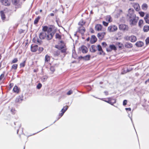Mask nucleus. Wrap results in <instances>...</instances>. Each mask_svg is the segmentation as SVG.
<instances>
[{
    "label": "nucleus",
    "instance_id": "obj_54",
    "mask_svg": "<svg viewBox=\"0 0 149 149\" xmlns=\"http://www.w3.org/2000/svg\"><path fill=\"white\" fill-rule=\"evenodd\" d=\"M4 75L3 74H1L0 76V81L4 77Z\"/></svg>",
    "mask_w": 149,
    "mask_h": 149
},
{
    "label": "nucleus",
    "instance_id": "obj_38",
    "mask_svg": "<svg viewBox=\"0 0 149 149\" xmlns=\"http://www.w3.org/2000/svg\"><path fill=\"white\" fill-rule=\"evenodd\" d=\"M54 31L52 30V28L51 27H48L47 32L48 33H50Z\"/></svg>",
    "mask_w": 149,
    "mask_h": 149
},
{
    "label": "nucleus",
    "instance_id": "obj_36",
    "mask_svg": "<svg viewBox=\"0 0 149 149\" xmlns=\"http://www.w3.org/2000/svg\"><path fill=\"white\" fill-rule=\"evenodd\" d=\"M36 42V43L39 44H40L42 43V42L41 40V39L39 40L38 38H37L36 40L35 41V42Z\"/></svg>",
    "mask_w": 149,
    "mask_h": 149
},
{
    "label": "nucleus",
    "instance_id": "obj_11",
    "mask_svg": "<svg viewBox=\"0 0 149 149\" xmlns=\"http://www.w3.org/2000/svg\"><path fill=\"white\" fill-rule=\"evenodd\" d=\"M19 0H12V3L14 5L17 6L18 7H20L21 5L19 3Z\"/></svg>",
    "mask_w": 149,
    "mask_h": 149
},
{
    "label": "nucleus",
    "instance_id": "obj_32",
    "mask_svg": "<svg viewBox=\"0 0 149 149\" xmlns=\"http://www.w3.org/2000/svg\"><path fill=\"white\" fill-rule=\"evenodd\" d=\"M40 17L39 16H38V17L36 18L35 19L34 22V24H36L38 23V22L39 21L40 19Z\"/></svg>",
    "mask_w": 149,
    "mask_h": 149
},
{
    "label": "nucleus",
    "instance_id": "obj_43",
    "mask_svg": "<svg viewBox=\"0 0 149 149\" xmlns=\"http://www.w3.org/2000/svg\"><path fill=\"white\" fill-rule=\"evenodd\" d=\"M111 18L110 16H107L106 17V19L107 21H108L109 22H110L111 21Z\"/></svg>",
    "mask_w": 149,
    "mask_h": 149
},
{
    "label": "nucleus",
    "instance_id": "obj_1",
    "mask_svg": "<svg viewBox=\"0 0 149 149\" xmlns=\"http://www.w3.org/2000/svg\"><path fill=\"white\" fill-rule=\"evenodd\" d=\"M126 18L129 21L131 25H135L137 22L136 15L132 12L131 13H128L126 16Z\"/></svg>",
    "mask_w": 149,
    "mask_h": 149
},
{
    "label": "nucleus",
    "instance_id": "obj_48",
    "mask_svg": "<svg viewBox=\"0 0 149 149\" xmlns=\"http://www.w3.org/2000/svg\"><path fill=\"white\" fill-rule=\"evenodd\" d=\"M141 17H143L144 15V13L143 12H140L139 13Z\"/></svg>",
    "mask_w": 149,
    "mask_h": 149
},
{
    "label": "nucleus",
    "instance_id": "obj_25",
    "mask_svg": "<svg viewBox=\"0 0 149 149\" xmlns=\"http://www.w3.org/2000/svg\"><path fill=\"white\" fill-rule=\"evenodd\" d=\"M91 57V56L90 55H88L84 56L83 59L85 61H88L90 60Z\"/></svg>",
    "mask_w": 149,
    "mask_h": 149
},
{
    "label": "nucleus",
    "instance_id": "obj_29",
    "mask_svg": "<svg viewBox=\"0 0 149 149\" xmlns=\"http://www.w3.org/2000/svg\"><path fill=\"white\" fill-rule=\"evenodd\" d=\"M22 99L19 96L17 97L15 100V102H16L20 103L22 101Z\"/></svg>",
    "mask_w": 149,
    "mask_h": 149
},
{
    "label": "nucleus",
    "instance_id": "obj_44",
    "mask_svg": "<svg viewBox=\"0 0 149 149\" xmlns=\"http://www.w3.org/2000/svg\"><path fill=\"white\" fill-rule=\"evenodd\" d=\"M116 44L117 45H118V46L119 48H121L123 46V45L122 44L119 42H117L116 43Z\"/></svg>",
    "mask_w": 149,
    "mask_h": 149
},
{
    "label": "nucleus",
    "instance_id": "obj_17",
    "mask_svg": "<svg viewBox=\"0 0 149 149\" xmlns=\"http://www.w3.org/2000/svg\"><path fill=\"white\" fill-rule=\"evenodd\" d=\"M105 34V32L100 33H98L97 36L99 39H102L104 38Z\"/></svg>",
    "mask_w": 149,
    "mask_h": 149
},
{
    "label": "nucleus",
    "instance_id": "obj_4",
    "mask_svg": "<svg viewBox=\"0 0 149 149\" xmlns=\"http://www.w3.org/2000/svg\"><path fill=\"white\" fill-rule=\"evenodd\" d=\"M56 32V31L54 30L52 31L51 33H48L47 35H46V38L47 40H51L53 37L54 35Z\"/></svg>",
    "mask_w": 149,
    "mask_h": 149
},
{
    "label": "nucleus",
    "instance_id": "obj_2",
    "mask_svg": "<svg viewBox=\"0 0 149 149\" xmlns=\"http://www.w3.org/2000/svg\"><path fill=\"white\" fill-rule=\"evenodd\" d=\"M58 44V46L56 45L55 46V47L58 49H61L63 48L66 47L64 42L62 40L59 41Z\"/></svg>",
    "mask_w": 149,
    "mask_h": 149
},
{
    "label": "nucleus",
    "instance_id": "obj_53",
    "mask_svg": "<svg viewBox=\"0 0 149 149\" xmlns=\"http://www.w3.org/2000/svg\"><path fill=\"white\" fill-rule=\"evenodd\" d=\"M43 50V48L42 47H40L38 49V51L40 52H42Z\"/></svg>",
    "mask_w": 149,
    "mask_h": 149
},
{
    "label": "nucleus",
    "instance_id": "obj_57",
    "mask_svg": "<svg viewBox=\"0 0 149 149\" xmlns=\"http://www.w3.org/2000/svg\"><path fill=\"white\" fill-rule=\"evenodd\" d=\"M127 72L126 70H125V69H123L122 72H121L122 74H124Z\"/></svg>",
    "mask_w": 149,
    "mask_h": 149
},
{
    "label": "nucleus",
    "instance_id": "obj_46",
    "mask_svg": "<svg viewBox=\"0 0 149 149\" xmlns=\"http://www.w3.org/2000/svg\"><path fill=\"white\" fill-rule=\"evenodd\" d=\"M85 23L83 21L81 20L79 22L78 24L79 25H81L82 26L83 25H84L85 24Z\"/></svg>",
    "mask_w": 149,
    "mask_h": 149
},
{
    "label": "nucleus",
    "instance_id": "obj_9",
    "mask_svg": "<svg viewBox=\"0 0 149 149\" xmlns=\"http://www.w3.org/2000/svg\"><path fill=\"white\" fill-rule=\"evenodd\" d=\"M46 32H42L39 34V38L41 40L44 39L46 38Z\"/></svg>",
    "mask_w": 149,
    "mask_h": 149
},
{
    "label": "nucleus",
    "instance_id": "obj_10",
    "mask_svg": "<svg viewBox=\"0 0 149 149\" xmlns=\"http://www.w3.org/2000/svg\"><path fill=\"white\" fill-rule=\"evenodd\" d=\"M119 28L120 30H127L128 29V26L127 25L123 24H120Z\"/></svg>",
    "mask_w": 149,
    "mask_h": 149
},
{
    "label": "nucleus",
    "instance_id": "obj_6",
    "mask_svg": "<svg viewBox=\"0 0 149 149\" xmlns=\"http://www.w3.org/2000/svg\"><path fill=\"white\" fill-rule=\"evenodd\" d=\"M108 100H105V101L110 104L112 105L116 102V100L112 97H109L108 98Z\"/></svg>",
    "mask_w": 149,
    "mask_h": 149
},
{
    "label": "nucleus",
    "instance_id": "obj_8",
    "mask_svg": "<svg viewBox=\"0 0 149 149\" xmlns=\"http://www.w3.org/2000/svg\"><path fill=\"white\" fill-rule=\"evenodd\" d=\"M0 1L5 6H9L10 5V1L9 0H0Z\"/></svg>",
    "mask_w": 149,
    "mask_h": 149
},
{
    "label": "nucleus",
    "instance_id": "obj_40",
    "mask_svg": "<svg viewBox=\"0 0 149 149\" xmlns=\"http://www.w3.org/2000/svg\"><path fill=\"white\" fill-rule=\"evenodd\" d=\"M59 50H61V52L63 53H65L66 52V49L65 47L61 49H58Z\"/></svg>",
    "mask_w": 149,
    "mask_h": 149
},
{
    "label": "nucleus",
    "instance_id": "obj_59",
    "mask_svg": "<svg viewBox=\"0 0 149 149\" xmlns=\"http://www.w3.org/2000/svg\"><path fill=\"white\" fill-rule=\"evenodd\" d=\"M24 30L21 29L19 30V32L20 33H24Z\"/></svg>",
    "mask_w": 149,
    "mask_h": 149
},
{
    "label": "nucleus",
    "instance_id": "obj_20",
    "mask_svg": "<svg viewBox=\"0 0 149 149\" xmlns=\"http://www.w3.org/2000/svg\"><path fill=\"white\" fill-rule=\"evenodd\" d=\"M125 46L127 48H131L133 45L132 43L129 42H126L125 44Z\"/></svg>",
    "mask_w": 149,
    "mask_h": 149
},
{
    "label": "nucleus",
    "instance_id": "obj_62",
    "mask_svg": "<svg viewBox=\"0 0 149 149\" xmlns=\"http://www.w3.org/2000/svg\"><path fill=\"white\" fill-rule=\"evenodd\" d=\"M104 93L106 95H107L108 94V91H104Z\"/></svg>",
    "mask_w": 149,
    "mask_h": 149
},
{
    "label": "nucleus",
    "instance_id": "obj_28",
    "mask_svg": "<svg viewBox=\"0 0 149 149\" xmlns=\"http://www.w3.org/2000/svg\"><path fill=\"white\" fill-rule=\"evenodd\" d=\"M149 30V26L145 25L144 26L143 31L145 32H147Z\"/></svg>",
    "mask_w": 149,
    "mask_h": 149
},
{
    "label": "nucleus",
    "instance_id": "obj_33",
    "mask_svg": "<svg viewBox=\"0 0 149 149\" xmlns=\"http://www.w3.org/2000/svg\"><path fill=\"white\" fill-rule=\"evenodd\" d=\"M50 69L51 71L50 73L52 74L53 73L55 70L54 67L53 66H51V67Z\"/></svg>",
    "mask_w": 149,
    "mask_h": 149
},
{
    "label": "nucleus",
    "instance_id": "obj_42",
    "mask_svg": "<svg viewBox=\"0 0 149 149\" xmlns=\"http://www.w3.org/2000/svg\"><path fill=\"white\" fill-rule=\"evenodd\" d=\"M25 61H24L23 62L21 63L20 64V67H24L25 66Z\"/></svg>",
    "mask_w": 149,
    "mask_h": 149
},
{
    "label": "nucleus",
    "instance_id": "obj_51",
    "mask_svg": "<svg viewBox=\"0 0 149 149\" xmlns=\"http://www.w3.org/2000/svg\"><path fill=\"white\" fill-rule=\"evenodd\" d=\"M103 24L105 26H107L108 24V23L107 22H106L105 21H103Z\"/></svg>",
    "mask_w": 149,
    "mask_h": 149
},
{
    "label": "nucleus",
    "instance_id": "obj_27",
    "mask_svg": "<svg viewBox=\"0 0 149 149\" xmlns=\"http://www.w3.org/2000/svg\"><path fill=\"white\" fill-rule=\"evenodd\" d=\"M13 91L15 93H18L19 92V89L17 86H15L13 89Z\"/></svg>",
    "mask_w": 149,
    "mask_h": 149
},
{
    "label": "nucleus",
    "instance_id": "obj_55",
    "mask_svg": "<svg viewBox=\"0 0 149 149\" xmlns=\"http://www.w3.org/2000/svg\"><path fill=\"white\" fill-rule=\"evenodd\" d=\"M145 20L146 23L149 24V19L147 18H144Z\"/></svg>",
    "mask_w": 149,
    "mask_h": 149
},
{
    "label": "nucleus",
    "instance_id": "obj_37",
    "mask_svg": "<svg viewBox=\"0 0 149 149\" xmlns=\"http://www.w3.org/2000/svg\"><path fill=\"white\" fill-rule=\"evenodd\" d=\"M1 19L3 20L5 19V15L3 11L1 12Z\"/></svg>",
    "mask_w": 149,
    "mask_h": 149
},
{
    "label": "nucleus",
    "instance_id": "obj_52",
    "mask_svg": "<svg viewBox=\"0 0 149 149\" xmlns=\"http://www.w3.org/2000/svg\"><path fill=\"white\" fill-rule=\"evenodd\" d=\"M102 45L104 47H106V46H107V44L105 42H102Z\"/></svg>",
    "mask_w": 149,
    "mask_h": 149
},
{
    "label": "nucleus",
    "instance_id": "obj_23",
    "mask_svg": "<svg viewBox=\"0 0 149 149\" xmlns=\"http://www.w3.org/2000/svg\"><path fill=\"white\" fill-rule=\"evenodd\" d=\"M61 51L60 50L54 51L53 52V55L54 56H58L60 54Z\"/></svg>",
    "mask_w": 149,
    "mask_h": 149
},
{
    "label": "nucleus",
    "instance_id": "obj_35",
    "mask_svg": "<svg viewBox=\"0 0 149 149\" xmlns=\"http://www.w3.org/2000/svg\"><path fill=\"white\" fill-rule=\"evenodd\" d=\"M45 61L48 62L50 60V58L49 56L48 55H46L45 57Z\"/></svg>",
    "mask_w": 149,
    "mask_h": 149
},
{
    "label": "nucleus",
    "instance_id": "obj_34",
    "mask_svg": "<svg viewBox=\"0 0 149 149\" xmlns=\"http://www.w3.org/2000/svg\"><path fill=\"white\" fill-rule=\"evenodd\" d=\"M17 64H14L11 67V69L16 70L17 68Z\"/></svg>",
    "mask_w": 149,
    "mask_h": 149
},
{
    "label": "nucleus",
    "instance_id": "obj_14",
    "mask_svg": "<svg viewBox=\"0 0 149 149\" xmlns=\"http://www.w3.org/2000/svg\"><path fill=\"white\" fill-rule=\"evenodd\" d=\"M97 40V39L94 35H93L91 36V38L90 40V42L91 44H93Z\"/></svg>",
    "mask_w": 149,
    "mask_h": 149
},
{
    "label": "nucleus",
    "instance_id": "obj_7",
    "mask_svg": "<svg viewBox=\"0 0 149 149\" xmlns=\"http://www.w3.org/2000/svg\"><path fill=\"white\" fill-rule=\"evenodd\" d=\"M116 48L114 45H110L109 46V48L106 49V50L107 52H111L112 50L114 51L116 50Z\"/></svg>",
    "mask_w": 149,
    "mask_h": 149
},
{
    "label": "nucleus",
    "instance_id": "obj_30",
    "mask_svg": "<svg viewBox=\"0 0 149 149\" xmlns=\"http://www.w3.org/2000/svg\"><path fill=\"white\" fill-rule=\"evenodd\" d=\"M48 77L47 76H44L41 77V80L42 82H44L47 80Z\"/></svg>",
    "mask_w": 149,
    "mask_h": 149
},
{
    "label": "nucleus",
    "instance_id": "obj_49",
    "mask_svg": "<svg viewBox=\"0 0 149 149\" xmlns=\"http://www.w3.org/2000/svg\"><path fill=\"white\" fill-rule=\"evenodd\" d=\"M72 93V91L71 90H70L67 93V94L68 95H70Z\"/></svg>",
    "mask_w": 149,
    "mask_h": 149
},
{
    "label": "nucleus",
    "instance_id": "obj_22",
    "mask_svg": "<svg viewBox=\"0 0 149 149\" xmlns=\"http://www.w3.org/2000/svg\"><path fill=\"white\" fill-rule=\"evenodd\" d=\"M97 48L98 51H100V55L102 54V53L103 52V51L101 46L100 45H97Z\"/></svg>",
    "mask_w": 149,
    "mask_h": 149
},
{
    "label": "nucleus",
    "instance_id": "obj_5",
    "mask_svg": "<svg viewBox=\"0 0 149 149\" xmlns=\"http://www.w3.org/2000/svg\"><path fill=\"white\" fill-rule=\"evenodd\" d=\"M117 30V27L115 25H111L108 27V30L110 32H113Z\"/></svg>",
    "mask_w": 149,
    "mask_h": 149
},
{
    "label": "nucleus",
    "instance_id": "obj_39",
    "mask_svg": "<svg viewBox=\"0 0 149 149\" xmlns=\"http://www.w3.org/2000/svg\"><path fill=\"white\" fill-rule=\"evenodd\" d=\"M134 8L137 11H138L140 9V6L138 4L135 6Z\"/></svg>",
    "mask_w": 149,
    "mask_h": 149
},
{
    "label": "nucleus",
    "instance_id": "obj_18",
    "mask_svg": "<svg viewBox=\"0 0 149 149\" xmlns=\"http://www.w3.org/2000/svg\"><path fill=\"white\" fill-rule=\"evenodd\" d=\"M102 28V26L100 24H96L95 26V29L98 31H101Z\"/></svg>",
    "mask_w": 149,
    "mask_h": 149
},
{
    "label": "nucleus",
    "instance_id": "obj_3",
    "mask_svg": "<svg viewBox=\"0 0 149 149\" xmlns=\"http://www.w3.org/2000/svg\"><path fill=\"white\" fill-rule=\"evenodd\" d=\"M125 39L127 40H129L132 42H134L137 39L135 36L132 35L130 36L126 37Z\"/></svg>",
    "mask_w": 149,
    "mask_h": 149
},
{
    "label": "nucleus",
    "instance_id": "obj_19",
    "mask_svg": "<svg viewBox=\"0 0 149 149\" xmlns=\"http://www.w3.org/2000/svg\"><path fill=\"white\" fill-rule=\"evenodd\" d=\"M136 45L137 47H141L143 46L144 43L141 41H139L137 42L135 44Z\"/></svg>",
    "mask_w": 149,
    "mask_h": 149
},
{
    "label": "nucleus",
    "instance_id": "obj_58",
    "mask_svg": "<svg viewBox=\"0 0 149 149\" xmlns=\"http://www.w3.org/2000/svg\"><path fill=\"white\" fill-rule=\"evenodd\" d=\"M146 41L147 44L149 43V37L147 38L146 40Z\"/></svg>",
    "mask_w": 149,
    "mask_h": 149
},
{
    "label": "nucleus",
    "instance_id": "obj_64",
    "mask_svg": "<svg viewBox=\"0 0 149 149\" xmlns=\"http://www.w3.org/2000/svg\"><path fill=\"white\" fill-rule=\"evenodd\" d=\"M50 15L51 16H53L54 15V14L53 13H51L50 14Z\"/></svg>",
    "mask_w": 149,
    "mask_h": 149
},
{
    "label": "nucleus",
    "instance_id": "obj_24",
    "mask_svg": "<svg viewBox=\"0 0 149 149\" xmlns=\"http://www.w3.org/2000/svg\"><path fill=\"white\" fill-rule=\"evenodd\" d=\"M141 8L143 10H146L148 8V6L147 4L144 3L142 5Z\"/></svg>",
    "mask_w": 149,
    "mask_h": 149
},
{
    "label": "nucleus",
    "instance_id": "obj_26",
    "mask_svg": "<svg viewBox=\"0 0 149 149\" xmlns=\"http://www.w3.org/2000/svg\"><path fill=\"white\" fill-rule=\"evenodd\" d=\"M55 36L56 39H58L59 40H61V35L58 33H56Z\"/></svg>",
    "mask_w": 149,
    "mask_h": 149
},
{
    "label": "nucleus",
    "instance_id": "obj_12",
    "mask_svg": "<svg viewBox=\"0 0 149 149\" xmlns=\"http://www.w3.org/2000/svg\"><path fill=\"white\" fill-rule=\"evenodd\" d=\"M81 50L83 53H86L88 51L87 47L84 45H83L81 47Z\"/></svg>",
    "mask_w": 149,
    "mask_h": 149
},
{
    "label": "nucleus",
    "instance_id": "obj_45",
    "mask_svg": "<svg viewBox=\"0 0 149 149\" xmlns=\"http://www.w3.org/2000/svg\"><path fill=\"white\" fill-rule=\"evenodd\" d=\"M143 20L141 19H140L139 22V26H141L142 24L143 23Z\"/></svg>",
    "mask_w": 149,
    "mask_h": 149
},
{
    "label": "nucleus",
    "instance_id": "obj_31",
    "mask_svg": "<svg viewBox=\"0 0 149 149\" xmlns=\"http://www.w3.org/2000/svg\"><path fill=\"white\" fill-rule=\"evenodd\" d=\"M48 27L47 26H42V32H45L47 31L48 29Z\"/></svg>",
    "mask_w": 149,
    "mask_h": 149
},
{
    "label": "nucleus",
    "instance_id": "obj_60",
    "mask_svg": "<svg viewBox=\"0 0 149 149\" xmlns=\"http://www.w3.org/2000/svg\"><path fill=\"white\" fill-rule=\"evenodd\" d=\"M125 110L127 111H131V108H126Z\"/></svg>",
    "mask_w": 149,
    "mask_h": 149
},
{
    "label": "nucleus",
    "instance_id": "obj_16",
    "mask_svg": "<svg viewBox=\"0 0 149 149\" xmlns=\"http://www.w3.org/2000/svg\"><path fill=\"white\" fill-rule=\"evenodd\" d=\"M97 48V47L95 45H92L90 49V51L94 53L96 51Z\"/></svg>",
    "mask_w": 149,
    "mask_h": 149
},
{
    "label": "nucleus",
    "instance_id": "obj_47",
    "mask_svg": "<svg viewBox=\"0 0 149 149\" xmlns=\"http://www.w3.org/2000/svg\"><path fill=\"white\" fill-rule=\"evenodd\" d=\"M42 85L40 83H39L37 86V88L38 89H40L42 87Z\"/></svg>",
    "mask_w": 149,
    "mask_h": 149
},
{
    "label": "nucleus",
    "instance_id": "obj_41",
    "mask_svg": "<svg viewBox=\"0 0 149 149\" xmlns=\"http://www.w3.org/2000/svg\"><path fill=\"white\" fill-rule=\"evenodd\" d=\"M18 59L17 58H14L12 61L11 63H14L17 62Z\"/></svg>",
    "mask_w": 149,
    "mask_h": 149
},
{
    "label": "nucleus",
    "instance_id": "obj_56",
    "mask_svg": "<svg viewBox=\"0 0 149 149\" xmlns=\"http://www.w3.org/2000/svg\"><path fill=\"white\" fill-rule=\"evenodd\" d=\"M127 100H124L123 102V105H125L127 104Z\"/></svg>",
    "mask_w": 149,
    "mask_h": 149
},
{
    "label": "nucleus",
    "instance_id": "obj_61",
    "mask_svg": "<svg viewBox=\"0 0 149 149\" xmlns=\"http://www.w3.org/2000/svg\"><path fill=\"white\" fill-rule=\"evenodd\" d=\"M13 84H10L9 85V86H10V88H12V87H13Z\"/></svg>",
    "mask_w": 149,
    "mask_h": 149
},
{
    "label": "nucleus",
    "instance_id": "obj_63",
    "mask_svg": "<svg viewBox=\"0 0 149 149\" xmlns=\"http://www.w3.org/2000/svg\"><path fill=\"white\" fill-rule=\"evenodd\" d=\"M148 15H149L148 14H146V16H145V17L144 18V19L148 18Z\"/></svg>",
    "mask_w": 149,
    "mask_h": 149
},
{
    "label": "nucleus",
    "instance_id": "obj_13",
    "mask_svg": "<svg viewBox=\"0 0 149 149\" xmlns=\"http://www.w3.org/2000/svg\"><path fill=\"white\" fill-rule=\"evenodd\" d=\"M65 108V107H64L63 108L61 109V111L62 112L61 113H59V118H60L61 117H62L63 116L64 113L67 110L68 108V107L67 106L65 109H64Z\"/></svg>",
    "mask_w": 149,
    "mask_h": 149
},
{
    "label": "nucleus",
    "instance_id": "obj_50",
    "mask_svg": "<svg viewBox=\"0 0 149 149\" xmlns=\"http://www.w3.org/2000/svg\"><path fill=\"white\" fill-rule=\"evenodd\" d=\"M11 112L13 114H14L15 113V111L14 109L12 108L11 110Z\"/></svg>",
    "mask_w": 149,
    "mask_h": 149
},
{
    "label": "nucleus",
    "instance_id": "obj_21",
    "mask_svg": "<svg viewBox=\"0 0 149 149\" xmlns=\"http://www.w3.org/2000/svg\"><path fill=\"white\" fill-rule=\"evenodd\" d=\"M85 31V28L83 26L80 27L79 28V31L81 34L84 33Z\"/></svg>",
    "mask_w": 149,
    "mask_h": 149
},
{
    "label": "nucleus",
    "instance_id": "obj_15",
    "mask_svg": "<svg viewBox=\"0 0 149 149\" xmlns=\"http://www.w3.org/2000/svg\"><path fill=\"white\" fill-rule=\"evenodd\" d=\"M38 49V46L37 45H35L34 46L32 45L31 46V51L33 52H36Z\"/></svg>",
    "mask_w": 149,
    "mask_h": 149
}]
</instances>
